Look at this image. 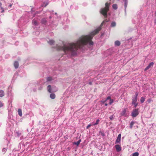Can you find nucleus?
Instances as JSON below:
<instances>
[{
  "mask_svg": "<svg viewBox=\"0 0 156 156\" xmlns=\"http://www.w3.org/2000/svg\"><path fill=\"white\" fill-rule=\"evenodd\" d=\"M101 30L99 27L88 35L83 36L80 37L77 41L75 43H69L67 44L61 41L59 44H57L56 48L57 50H62L66 54L74 55L76 54L78 49L87 44L92 45L93 43L91 41L93 36Z\"/></svg>",
  "mask_w": 156,
  "mask_h": 156,
  "instance_id": "f257e3e1",
  "label": "nucleus"
},
{
  "mask_svg": "<svg viewBox=\"0 0 156 156\" xmlns=\"http://www.w3.org/2000/svg\"><path fill=\"white\" fill-rule=\"evenodd\" d=\"M110 3L107 2L105 3V7L101 9L100 12L105 17L107 16V12L108 11Z\"/></svg>",
  "mask_w": 156,
  "mask_h": 156,
  "instance_id": "f03ea898",
  "label": "nucleus"
},
{
  "mask_svg": "<svg viewBox=\"0 0 156 156\" xmlns=\"http://www.w3.org/2000/svg\"><path fill=\"white\" fill-rule=\"evenodd\" d=\"M57 88L55 86L49 85L47 87L48 91L49 93L54 92L57 90Z\"/></svg>",
  "mask_w": 156,
  "mask_h": 156,
  "instance_id": "7ed1b4c3",
  "label": "nucleus"
},
{
  "mask_svg": "<svg viewBox=\"0 0 156 156\" xmlns=\"http://www.w3.org/2000/svg\"><path fill=\"white\" fill-rule=\"evenodd\" d=\"M106 101L108 102V104L111 105L113 102V100L111 99L110 97H108L105 100H103L101 101L103 103H105Z\"/></svg>",
  "mask_w": 156,
  "mask_h": 156,
  "instance_id": "20e7f679",
  "label": "nucleus"
},
{
  "mask_svg": "<svg viewBox=\"0 0 156 156\" xmlns=\"http://www.w3.org/2000/svg\"><path fill=\"white\" fill-rule=\"evenodd\" d=\"M139 114L138 109L134 110L131 113V116L133 117H136Z\"/></svg>",
  "mask_w": 156,
  "mask_h": 156,
  "instance_id": "39448f33",
  "label": "nucleus"
},
{
  "mask_svg": "<svg viewBox=\"0 0 156 156\" xmlns=\"http://www.w3.org/2000/svg\"><path fill=\"white\" fill-rule=\"evenodd\" d=\"M137 101V98L136 97H135L133 99L132 103L134 105L135 107H136L137 105V103H136Z\"/></svg>",
  "mask_w": 156,
  "mask_h": 156,
  "instance_id": "423d86ee",
  "label": "nucleus"
},
{
  "mask_svg": "<svg viewBox=\"0 0 156 156\" xmlns=\"http://www.w3.org/2000/svg\"><path fill=\"white\" fill-rule=\"evenodd\" d=\"M121 134H119L118 136L117 139L115 141V143L117 144L120 143L121 140Z\"/></svg>",
  "mask_w": 156,
  "mask_h": 156,
  "instance_id": "0eeeda50",
  "label": "nucleus"
},
{
  "mask_svg": "<svg viewBox=\"0 0 156 156\" xmlns=\"http://www.w3.org/2000/svg\"><path fill=\"white\" fill-rule=\"evenodd\" d=\"M115 147L116 149V151L117 152L120 151L121 150V148L120 145L117 144L115 146Z\"/></svg>",
  "mask_w": 156,
  "mask_h": 156,
  "instance_id": "6e6552de",
  "label": "nucleus"
},
{
  "mask_svg": "<svg viewBox=\"0 0 156 156\" xmlns=\"http://www.w3.org/2000/svg\"><path fill=\"white\" fill-rule=\"evenodd\" d=\"M154 65V63L153 62H151L149 65L145 68V70H147L149 69L151 66H153Z\"/></svg>",
  "mask_w": 156,
  "mask_h": 156,
  "instance_id": "1a4fd4ad",
  "label": "nucleus"
},
{
  "mask_svg": "<svg viewBox=\"0 0 156 156\" xmlns=\"http://www.w3.org/2000/svg\"><path fill=\"white\" fill-rule=\"evenodd\" d=\"M19 65V63L17 62L16 61L15 62L14 66L16 68H18V67Z\"/></svg>",
  "mask_w": 156,
  "mask_h": 156,
  "instance_id": "9d476101",
  "label": "nucleus"
},
{
  "mask_svg": "<svg viewBox=\"0 0 156 156\" xmlns=\"http://www.w3.org/2000/svg\"><path fill=\"white\" fill-rule=\"evenodd\" d=\"M50 97L52 99H54L55 98V95L54 93H51L50 94Z\"/></svg>",
  "mask_w": 156,
  "mask_h": 156,
  "instance_id": "9b49d317",
  "label": "nucleus"
},
{
  "mask_svg": "<svg viewBox=\"0 0 156 156\" xmlns=\"http://www.w3.org/2000/svg\"><path fill=\"white\" fill-rule=\"evenodd\" d=\"M18 114L20 116H22V112L21 109H19L18 110Z\"/></svg>",
  "mask_w": 156,
  "mask_h": 156,
  "instance_id": "f8f14e48",
  "label": "nucleus"
},
{
  "mask_svg": "<svg viewBox=\"0 0 156 156\" xmlns=\"http://www.w3.org/2000/svg\"><path fill=\"white\" fill-rule=\"evenodd\" d=\"M54 42V41L52 40H50L48 41V43L51 45H52Z\"/></svg>",
  "mask_w": 156,
  "mask_h": 156,
  "instance_id": "ddd939ff",
  "label": "nucleus"
},
{
  "mask_svg": "<svg viewBox=\"0 0 156 156\" xmlns=\"http://www.w3.org/2000/svg\"><path fill=\"white\" fill-rule=\"evenodd\" d=\"M4 95V92L2 90H0V97H2Z\"/></svg>",
  "mask_w": 156,
  "mask_h": 156,
  "instance_id": "4468645a",
  "label": "nucleus"
},
{
  "mask_svg": "<svg viewBox=\"0 0 156 156\" xmlns=\"http://www.w3.org/2000/svg\"><path fill=\"white\" fill-rule=\"evenodd\" d=\"M115 46H119L120 45V43L119 41H117L115 42Z\"/></svg>",
  "mask_w": 156,
  "mask_h": 156,
  "instance_id": "2eb2a0df",
  "label": "nucleus"
},
{
  "mask_svg": "<svg viewBox=\"0 0 156 156\" xmlns=\"http://www.w3.org/2000/svg\"><path fill=\"white\" fill-rule=\"evenodd\" d=\"M126 109H124L122 112L121 113V114L122 115H125L126 113Z\"/></svg>",
  "mask_w": 156,
  "mask_h": 156,
  "instance_id": "dca6fc26",
  "label": "nucleus"
},
{
  "mask_svg": "<svg viewBox=\"0 0 156 156\" xmlns=\"http://www.w3.org/2000/svg\"><path fill=\"white\" fill-rule=\"evenodd\" d=\"M139 154L138 152H136L133 153L132 156H138Z\"/></svg>",
  "mask_w": 156,
  "mask_h": 156,
  "instance_id": "f3484780",
  "label": "nucleus"
},
{
  "mask_svg": "<svg viewBox=\"0 0 156 156\" xmlns=\"http://www.w3.org/2000/svg\"><path fill=\"white\" fill-rule=\"evenodd\" d=\"M113 8L115 9H117V6L116 4H114L112 5Z\"/></svg>",
  "mask_w": 156,
  "mask_h": 156,
  "instance_id": "a211bd4d",
  "label": "nucleus"
},
{
  "mask_svg": "<svg viewBox=\"0 0 156 156\" xmlns=\"http://www.w3.org/2000/svg\"><path fill=\"white\" fill-rule=\"evenodd\" d=\"M140 101L141 103H143L145 101V98L143 97H141Z\"/></svg>",
  "mask_w": 156,
  "mask_h": 156,
  "instance_id": "6ab92c4d",
  "label": "nucleus"
},
{
  "mask_svg": "<svg viewBox=\"0 0 156 156\" xmlns=\"http://www.w3.org/2000/svg\"><path fill=\"white\" fill-rule=\"evenodd\" d=\"M116 25V23L115 22H112L111 24V27H113L115 26Z\"/></svg>",
  "mask_w": 156,
  "mask_h": 156,
  "instance_id": "aec40b11",
  "label": "nucleus"
},
{
  "mask_svg": "<svg viewBox=\"0 0 156 156\" xmlns=\"http://www.w3.org/2000/svg\"><path fill=\"white\" fill-rule=\"evenodd\" d=\"M134 123V122L133 121H132L131 122L130 124V127L131 128H132V127H133Z\"/></svg>",
  "mask_w": 156,
  "mask_h": 156,
  "instance_id": "412c9836",
  "label": "nucleus"
},
{
  "mask_svg": "<svg viewBox=\"0 0 156 156\" xmlns=\"http://www.w3.org/2000/svg\"><path fill=\"white\" fill-rule=\"evenodd\" d=\"M81 142V140H79L77 142L75 143V144L78 145Z\"/></svg>",
  "mask_w": 156,
  "mask_h": 156,
  "instance_id": "4be33fe9",
  "label": "nucleus"
},
{
  "mask_svg": "<svg viewBox=\"0 0 156 156\" xmlns=\"http://www.w3.org/2000/svg\"><path fill=\"white\" fill-rule=\"evenodd\" d=\"M99 121H100V120L99 119H97L96 121V122L95 123L93 124V125H97Z\"/></svg>",
  "mask_w": 156,
  "mask_h": 156,
  "instance_id": "5701e85b",
  "label": "nucleus"
},
{
  "mask_svg": "<svg viewBox=\"0 0 156 156\" xmlns=\"http://www.w3.org/2000/svg\"><path fill=\"white\" fill-rule=\"evenodd\" d=\"M47 81H50L52 80V78L51 77H48L47 78Z\"/></svg>",
  "mask_w": 156,
  "mask_h": 156,
  "instance_id": "b1692460",
  "label": "nucleus"
},
{
  "mask_svg": "<svg viewBox=\"0 0 156 156\" xmlns=\"http://www.w3.org/2000/svg\"><path fill=\"white\" fill-rule=\"evenodd\" d=\"M33 23L35 25H36L37 24V23L36 21L35 20H33Z\"/></svg>",
  "mask_w": 156,
  "mask_h": 156,
  "instance_id": "393cba45",
  "label": "nucleus"
},
{
  "mask_svg": "<svg viewBox=\"0 0 156 156\" xmlns=\"http://www.w3.org/2000/svg\"><path fill=\"white\" fill-rule=\"evenodd\" d=\"M91 126V124H89L87 126V129H88V128H89Z\"/></svg>",
  "mask_w": 156,
  "mask_h": 156,
  "instance_id": "a878e982",
  "label": "nucleus"
},
{
  "mask_svg": "<svg viewBox=\"0 0 156 156\" xmlns=\"http://www.w3.org/2000/svg\"><path fill=\"white\" fill-rule=\"evenodd\" d=\"M127 6V2H125V9H126Z\"/></svg>",
  "mask_w": 156,
  "mask_h": 156,
  "instance_id": "bb28decb",
  "label": "nucleus"
},
{
  "mask_svg": "<svg viewBox=\"0 0 156 156\" xmlns=\"http://www.w3.org/2000/svg\"><path fill=\"white\" fill-rule=\"evenodd\" d=\"M46 21L45 19H44L42 20V22L43 23H45L46 22Z\"/></svg>",
  "mask_w": 156,
  "mask_h": 156,
  "instance_id": "cd10ccee",
  "label": "nucleus"
},
{
  "mask_svg": "<svg viewBox=\"0 0 156 156\" xmlns=\"http://www.w3.org/2000/svg\"><path fill=\"white\" fill-rule=\"evenodd\" d=\"M151 101V99H149L147 100V101L148 103H150Z\"/></svg>",
  "mask_w": 156,
  "mask_h": 156,
  "instance_id": "c85d7f7f",
  "label": "nucleus"
},
{
  "mask_svg": "<svg viewBox=\"0 0 156 156\" xmlns=\"http://www.w3.org/2000/svg\"><path fill=\"white\" fill-rule=\"evenodd\" d=\"M3 105L2 103L1 102H0V107H2Z\"/></svg>",
  "mask_w": 156,
  "mask_h": 156,
  "instance_id": "c756f323",
  "label": "nucleus"
},
{
  "mask_svg": "<svg viewBox=\"0 0 156 156\" xmlns=\"http://www.w3.org/2000/svg\"><path fill=\"white\" fill-rule=\"evenodd\" d=\"M6 151V149L5 148H4L3 149H2V151L3 152H5Z\"/></svg>",
  "mask_w": 156,
  "mask_h": 156,
  "instance_id": "7c9ffc66",
  "label": "nucleus"
},
{
  "mask_svg": "<svg viewBox=\"0 0 156 156\" xmlns=\"http://www.w3.org/2000/svg\"><path fill=\"white\" fill-rule=\"evenodd\" d=\"M1 9H2V12H4V9H3V8H2V7H1Z\"/></svg>",
  "mask_w": 156,
  "mask_h": 156,
  "instance_id": "2f4dec72",
  "label": "nucleus"
},
{
  "mask_svg": "<svg viewBox=\"0 0 156 156\" xmlns=\"http://www.w3.org/2000/svg\"><path fill=\"white\" fill-rule=\"evenodd\" d=\"M136 96L135 97H136L137 98V95H138V93H136Z\"/></svg>",
  "mask_w": 156,
  "mask_h": 156,
  "instance_id": "473e14b6",
  "label": "nucleus"
},
{
  "mask_svg": "<svg viewBox=\"0 0 156 156\" xmlns=\"http://www.w3.org/2000/svg\"><path fill=\"white\" fill-rule=\"evenodd\" d=\"M109 118L111 119L112 120V116H111Z\"/></svg>",
  "mask_w": 156,
  "mask_h": 156,
  "instance_id": "72a5a7b5",
  "label": "nucleus"
},
{
  "mask_svg": "<svg viewBox=\"0 0 156 156\" xmlns=\"http://www.w3.org/2000/svg\"><path fill=\"white\" fill-rule=\"evenodd\" d=\"M123 1L125 2H127V0H123Z\"/></svg>",
  "mask_w": 156,
  "mask_h": 156,
  "instance_id": "f704fd0d",
  "label": "nucleus"
},
{
  "mask_svg": "<svg viewBox=\"0 0 156 156\" xmlns=\"http://www.w3.org/2000/svg\"><path fill=\"white\" fill-rule=\"evenodd\" d=\"M105 105L106 106H107V105H108V104H107V103H105Z\"/></svg>",
  "mask_w": 156,
  "mask_h": 156,
  "instance_id": "c9c22d12",
  "label": "nucleus"
},
{
  "mask_svg": "<svg viewBox=\"0 0 156 156\" xmlns=\"http://www.w3.org/2000/svg\"><path fill=\"white\" fill-rule=\"evenodd\" d=\"M104 22H105V21H104L103 22V23H101V25H103V23H104Z\"/></svg>",
  "mask_w": 156,
  "mask_h": 156,
  "instance_id": "e433bc0d",
  "label": "nucleus"
},
{
  "mask_svg": "<svg viewBox=\"0 0 156 156\" xmlns=\"http://www.w3.org/2000/svg\"><path fill=\"white\" fill-rule=\"evenodd\" d=\"M2 3H0V6H1Z\"/></svg>",
  "mask_w": 156,
  "mask_h": 156,
  "instance_id": "4c0bfd02",
  "label": "nucleus"
},
{
  "mask_svg": "<svg viewBox=\"0 0 156 156\" xmlns=\"http://www.w3.org/2000/svg\"><path fill=\"white\" fill-rule=\"evenodd\" d=\"M11 6H12V5H9V6L10 7H11Z\"/></svg>",
  "mask_w": 156,
  "mask_h": 156,
  "instance_id": "58836bf2",
  "label": "nucleus"
},
{
  "mask_svg": "<svg viewBox=\"0 0 156 156\" xmlns=\"http://www.w3.org/2000/svg\"><path fill=\"white\" fill-rule=\"evenodd\" d=\"M47 5H45V6H46Z\"/></svg>",
  "mask_w": 156,
  "mask_h": 156,
  "instance_id": "ea45409f",
  "label": "nucleus"
}]
</instances>
